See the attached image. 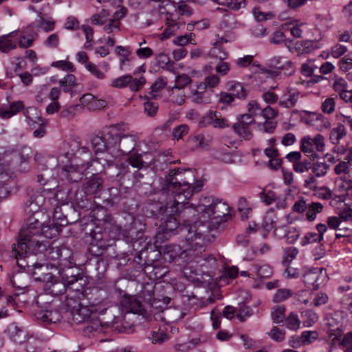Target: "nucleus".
I'll use <instances>...</instances> for the list:
<instances>
[{
  "label": "nucleus",
  "instance_id": "nucleus-4",
  "mask_svg": "<svg viewBox=\"0 0 352 352\" xmlns=\"http://www.w3.org/2000/svg\"><path fill=\"white\" fill-rule=\"evenodd\" d=\"M203 187V182L197 181L194 185L190 184L189 182H173L169 181L166 184V188L168 192L171 193L173 197V200L167 202L165 204V210L168 212L170 209V212H177L179 209L184 210L185 208L189 209H195V212L197 210L192 208V205H189L188 200L195 192L201 190Z\"/></svg>",
  "mask_w": 352,
  "mask_h": 352
},
{
  "label": "nucleus",
  "instance_id": "nucleus-50",
  "mask_svg": "<svg viewBox=\"0 0 352 352\" xmlns=\"http://www.w3.org/2000/svg\"><path fill=\"white\" fill-rule=\"evenodd\" d=\"M51 66L65 72H74L76 70L74 64L66 60L54 61L52 63Z\"/></svg>",
  "mask_w": 352,
  "mask_h": 352
},
{
  "label": "nucleus",
  "instance_id": "nucleus-57",
  "mask_svg": "<svg viewBox=\"0 0 352 352\" xmlns=\"http://www.w3.org/2000/svg\"><path fill=\"white\" fill-rule=\"evenodd\" d=\"M336 108L335 98L329 97L326 98L321 104V110L327 114H331Z\"/></svg>",
  "mask_w": 352,
  "mask_h": 352
},
{
  "label": "nucleus",
  "instance_id": "nucleus-59",
  "mask_svg": "<svg viewBox=\"0 0 352 352\" xmlns=\"http://www.w3.org/2000/svg\"><path fill=\"white\" fill-rule=\"evenodd\" d=\"M296 49L300 54H308L313 50V42L311 41H302L296 43Z\"/></svg>",
  "mask_w": 352,
  "mask_h": 352
},
{
  "label": "nucleus",
  "instance_id": "nucleus-63",
  "mask_svg": "<svg viewBox=\"0 0 352 352\" xmlns=\"http://www.w3.org/2000/svg\"><path fill=\"white\" fill-rule=\"evenodd\" d=\"M146 80L144 76H140L139 78H133L131 76V80L129 83V89L133 91H138L146 84Z\"/></svg>",
  "mask_w": 352,
  "mask_h": 352
},
{
  "label": "nucleus",
  "instance_id": "nucleus-54",
  "mask_svg": "<svg viewBox=\"0 0 352 352\" xmlns=\"http://www.w3.org/2000/svg\"><path fill=\"white\" fill-rule=\"evenodd\" d=\"M293 295V292L289 289H280L276 291L273 297V301L275 302H280L284 301Z\"/></svg>",
  "mask_w": 352,
  "mask_h": 352
},
{
  "label": "nucleus",
  "instance_id": "nucleus-3",
  "mask_svg": "<svg viewBox=\"0 0 352 352\" xmlns=\"http://www.w3.org/2000/svg\"><path fill=\"white\" fill-rule=\"evenodd\" d=\"M210 231V223L206 222L204 224L193 223L188 230L186 240L190 246L185 250V256L188 263H196L195 267H202L206 265L209 259L214 258L206 251L204 244L206 241L208 233Z\"/></svg>",
  "mask_w": 352,
  "mask_h": 352
},
{
  "label": "nucleus",
  "instance_id": "nucleus-56",
  "mask_svg": "<svg viewBox=\"0 0 352 352\" xmlns=\"http://www.w3.org/2000/svg\"><path fill=\"white\" fill-rule=\"evenodd\" d=\"M189 132V127L187 124H183L175 127L172 132L173 138L177 140L182 139Z\"/></svg>",
  "mask_w": 352,
  "mask_h": 352
},
{
  "label": "nucleus",
  "instance_id": "nucleus-25",
  "mask_svg": "<svg viewBox=\"0 0 352 352\" xmlns=\"http://www.w3.org/2000/svg\"><path fill=\"white\" fill-rule=\"evenodd\" d=\"M62 171L63 175L71 182H77L82 177V170L79 165L65 166Z\"/></svg>",
  "mask_w": 352,
  "mask_h": 352
},
{
  "label": "nucleus",
  "instance_id": "nucleus-8",
  "mask_svg": "<svg viewBox=\"0 0 352 352\" xmlns=\"http://www.w3.org/2000/svg\"><path fill=\"white\" fill-rule=\"evenodd\" d=\"M230 207L221 201H217L204 208L201 214L202 221H196L194 223L204 224L206 222L210 223V230L214 224H219L224 217L229 214Z\"/></svg>",
  "mask_w": 352,
  "mask_h": 352
},
{
  "label": "nucleus",
  "instance_id": "nucleus-22",
  "mask_svg": "<svg viewBox=\"0 0 352 352\" xmlns=\"http://www.w3.org/2000/svg\"><path fill=\"white\" fill-rule=\"evenodd\" d=\"M226 89L234 98L245 99L248 96V90L243 84L236 80H229L226 84Z\"/></svg>",
  "mask_w": 352,
  "mask_h": 352
},
{
  "label": "nucleus",
  "instance_id": "nucleus-23",
  "mask_svg": "<svg viewBox=\"0 0 352 352\" xmlns=\"http://www.w3.org/2000/svg\"><path fill=\"white\" fill-rule=\"evenodd\" d=\"M115 53L120 58V68L125 70L129 67V62L132 59L131 57L132 54L131 48L129 46L118 45L115 48Z\"/></svg>",
  "mask_w": 352,
  "mask_h": 352
},
{
  "label": "nucleus",
  "instance_id": "nucleus-7",
  "mask_svg": "<svg viewBox=\"0 0 352 352\" xmlns=\"http://www.w3.org/2000/svg\"><path fill=\"white\" fill-rule=\"evenodd\" d=\"M161 210L165 213L167 217L165 219L163 220V222L160 225L159 229L160 231L157 233L155 236V243H160L163 241L164 238H165L164 234H167L168 233L173 232L175 231L177 229H179L180 232H187L190 226H192L193 224L190 223L189 220H184V225L181 227L179 226V223L177 219L176 215L180 219V217H185L186 215L192 214L195 215V209H189L185 208L184 210L179 209L177 212H170V209H168V212L165 210V205L163 207H161Z\"/></svg>",
  "mask_w": 352,
  "mask_h": 352
},
{
  "label": "nucleus",
  "instance_id": "nucleus-52",
  "mask_svg": "<svg viewBox=\"0 0 352 352\" xmlns=\"http://www.w3.org/2000/svg\"><path fill=\"white\" fill-rule=\"evenodd\" d=\"M212 125L214 128L223 129L228 127L229 125L227 120L222 117L220 112L212 111Z\"/></svg>",
  "mask_w": 352,
  "mask_h": 352
},
{
  "label": "nucleus",
  "instance_id": "nucleus-37",
  "mask_svg": "<svg viewBox=\"0 0 352 352\" xmlns=\"http://www.w3.org/2000/svg\"><path fill=\"white\" fill-rule=\"evenodd\" d=\"M239 274V269L236 266H229L223 269L222 275L220 276V280L227 284L230 280L235 278Z\"/></svg>",
  "mask_w": 352,
  "mask_h": 352
},
{
  "label": "nucleus",
  "instance_id": "nucleus-49",
  "mask_svg": "<svg viewBox=\"0 0 352 352\" xmlns=\"http://www.w3.org/2000/svg\"><path fill=\"white\" fill-rule=\"evenodd\" d=\"M124 305L130 312L138 313L141 311V302L135 298H129L124 300Z\"/></svg>",
  "mask_w": 352,
  "mask_h": 352
},
{
  "label": "nucleus",
  "instance_id": "nucleus-38",
  "mask_svg": "<svg viewBox=\"0 0 352 352\" xmlns=\"http://www.w3.org/2000/svg\"><path fill=\"white\" fill-rule=\"evenodd\" d=\"M61 229L56 224H42L41 234L47 239H53L59 235Z\"/></svg>",
  "mask_w": 352,
  "mask_h": 352
},
{
  "label": "nucleus",
  "instance_id": "nucleus-64",
  "mask_svg": "<svg viewBox=\"0 0 352 352\" xmlns=\"http://www.w3.org/2000/svg\"><path fill=\"white\" fill-rule=\"evenodd\" d=\"M342 221H348L352 219V208L344 204L342 208H340L338 216Z\"/></svg>",
  "mask_w": 352,
  "mask_h": 352
},
{
  "label": "nucleus",
  "instance_id": "nucleus-30",
  "mask_svg": "<svg viewBox=\"0 0 352 352\" xmlns=\"http://www.w3.org/2000/svg\"><path fill=\"white\" fill-rule=\"evenodd\" d=\"M106 136V140L100 135H95L91 138V145L96 153H102L107 148L112 147L109 144L107 134Z\"/></svg>",
  "mask_w": 352,
  "mask_h": 352
},
{
  "label": "nucleus",
  "instance_id": "nucleus-62",
  "mask_svg": "<svg viewBox=\"0 0 352 352\" xmlns=\"http://www.w3.org/2000/svg\"><path fill=\"white\" fill-rule=\"evenodd\" d=\"M191 78L186 74H177L175 78V85L174 87L184 89V87L190 84Z\"/></svg>",
  "mask_w": 352,
  "mask_h": 352
},
{
  "label": "nucleus",
  "instance_id": "nucleus-44",
  "mask_svg": "<svg viewBox=\"0 0 352 352\" xmlns=\"http://www.w3.org/2000/svg\"><path fill=\"white\" fill-rule=\"evenodd\" d=\"M329 168V166L325 162H316L311 164V169L316 177H320L327 174Z\"/></svg>",
  "mask_w": 352,
  "mask_h": 352
},
{
  "label": "nucleus",
  "instance_id": "nucleus-20",
  "mask_svg": "<svg viewBox=\"0 0 352 352\" xmlns=\"http://www.w3.org/2000/svg\"><path fill=\"white\" fill-rule=\"evenodd\" d=\"M45 275H50V276L47 278V282L45 285V289L52 295L58 296L62 294L67 289V285L65 284V281L63 279V281L60 282L50 274Z\"/></svg>",
  "mask_w": 352,
  "mask_h": 352
},
{
  "label": "nucleus",
  "instance_id": "nucleus-12",
  "mask_svg": "<svg viewBox=\"0 0 352 352\" xmlns=\"http://www.w3.org/2000/svg\"><path fill=\"white\" fill-rule=\"evenodd\" d=\"M254 122V118L251 114L240 115L237 118V122L232 126V129L240 137L249 140L252 137L250 126Z\"/></svg>",
  "mask_w": 352,
  "mask_h": 352
},
{
  "label": "nucleus",
  "instance_id": "nucleus-27",
  "mask_svg": "<svg viewBox=\"0 0 352 352\" xmlns=\"http://www.w3.org/2000/svg\"><path fill=\"white\" fill-rule=\"evenodd\" d=\"M102 179L98 177H91L85 184V193L89 195H94L101 191L102 189Z\"/></svg>",
  "mask_w": 352,
  "mask_h": 352
},
{
  "label": "nucleus",
  "instance_id": "nucleus-28",
  "mask_svg": "<svg viewBox=\"0 0 352 352\" xmlns=\"http://www.w3.org/2000/svg\"><path fill=\"white\" fill-rule=\"evenodd\" d=\"M145 273L150 274V278L153 276L155 279H160L164 277L168 272L167 267L155 263L153 265H147L144 268Z\"/></svg>",
  "mask_w": 352,
  "mask_h": 352
},
{
  "label": "nucleus",
  "instance_id": "nucleus-43",
  "mask_svg": "<svg viewBox=\"0 0 352 352\" xmlns=\"http://www.w3.org/2000/svg\"><path fill=\"white\" fill-rule=\"evenodd\" d=\"M278 69L280 72L269 70L267 73L277 76L278 73L283 72L285 75L289 76L292 75L295 70L294 63L290 60H285L280 67H278Z\"/></svg>",
  "mask_w": 352,
  "mask_h": 352
},
{
  "label": "nucleus",
  "instance_id": "nucleus-2",
  "mask_svg": "<svg viewBox=\"0 0 352 352\" xmlns=\"http://www.w3.org/2000/svg\"><path fill=\"white\" fill-rule=\"evenodd\" d=\"M41 231L42 223L35 215H31L19 232L17 244L12 245V253L17 261L25 258L28 253L36 254L45 250V243L36 239L41 235ZM17 264L24 267L19 261Z\"/></svg>",
  "mask_w": 352,
  "mask_h": 352
},
{
  "label": "nucleus",
  "instance_id": "nucleus-47",
  "mask_svg": "<svg viewBox=\"0 0 352 352\" xmlns=\"http://www.w3.org/2000/svg\"><path fill=\"white\" fill-rule=\"evenodd\" d=\"M238 210L241 212L242 217L247 219L252 211L249 201L245 197H240L238 201Z\"/></svg>",
  "mask_w": 352,
  "mask_h": 352
},
{
  "label": "nucleus",
  "instance_id": "nucleus-24",
  "mask_svg": "<svg viewBox=\"0 0 352 352\" xmlns=\"http://www.w3.org/2000/svg\"><path fill=\"white\" fill-rule=\"evenodd\" d=\"M24 102L22 100L14 101L10 103L7 109H0V118L2 119H9L16 115L21 111H25Z\"/></svg>",
  "mask_w": 352,
  "mask_h": 352
},
{
  "label": "nucleus",
  "instance_id": "nucleus-35",
  "mask_svg": "<svg viewBox=\"0 0 352 352\" xmlns=\"http://www.w3.org/2000/svg\"><path fill=\"white\" fill-rule=\"evenodd\" d=\"M252 270L256 276L261 278H270L272 275V269L267 264H254Z\"/></svg>",
  "mask_w": 352,
  "mask_h": 352
},
{
  "label": "nucleus",
  "instance_id": "nucleus-36",
  "mask_svg": "<svg viewBox=\"0 0 352 352\" xmlns=\"http://www.w3.org/2000/svg\"><path fill=\"white\" fill-rule=\"evenodd\" d=\"M346 135L345 126L340 124L338 126L333 128L329 135V139L333 144H338L340 140H342Z\"/></svg>",
  "mask_w": 352,
  "mask_h": 352
},
{
  "label": "nucleus",
  "instance_id": "nucleus-51",
  "mask_svg": "<svg viewBox=\"0 0 352 352\" xmlns=\"http://www.w3.org/2000/svg\"><path fill=\"white\" fill-rule=\"evenodd\" d=\"M166 85V81L163 78H158L151 87L150 94L154 99L157 98V93Z\"/></svg>",
  "mask_w": 352,
  "mask_h": 352
},
{
  "label": "nucleus",
  "instance_id": "nucleus-18",
  "mask_svg": "<svg viewBox=\"0 0 352 352\" xmlns=\"http://www.w3.org/2000/svg\"><path fill=\"white\" fill-rule=\"evenodd\" d=\"M318 233L307 232L301 239L300 243L302 246H305L309 243L320 242L324 239V234L327 232V226L324 223H318L316 226Z\"/></svg>",
  "mask_w": 352,
  "mask_h": 352
},
{
  "label": "nucleus",
  "instance_id": "nucleus-29",
  "mask_svg": "<svg viewBox=\"0 0 352 352\" xmlns=\"http://www.w3.org/2000/svg\"><path fill=\"white\" fill-rule=\"evenodd\" d=\"M323 208V205L320 202L311 201L308 203L305 214L306 219L309 221H314L316 219L317 214L322 212Z\"/></svg>",
  "mask_w": 352,
  "mask_h": 352
},
{
  "label": "nucleus",
  "instance_id": "nucleus-45",
  "mask_svg": "<svg viewBox=\"0 0 352 352\" xmlns=\"http://www.w3.org/2000/svg\"><path fill=\"white\" fill-rule=\"evenodd\" d=\"M75 81V76L70 74L66 75L63 79L60 80L59 85L63 87V91L67 93L74 87Z\"/></svg>",
  "mask_w": 352,
  "mask_h": 352
},
{
  "label": "nucleus",
  "instance_id": "nucleus-31",
  "mask_svg": "<svg viewBox=\"0 0 352 352\" xmlns=\"http://www.w3.org/2000/svg\"><path fill=\"white\" fill-rule=\"evenodd\" d=\"M8 333L10 338L16 343L23 342L25 334L23 331L14 323L10 324L8 327Z\"/></svg>",
  "mask_w": 352,
  "mask_h": 352
},
{
  "label": "nucleus",
  "instance_id": "nucleus-21",
  "mask_svg": "<svg viewBox=\"0 0 352 352\" xmlns=\"http://www.w3.org/2000/svg\"><path fill=\"white\" fill-rule=\"evenodd\" d=\"M190 98L192 101L197 104L208 103L210 94L206 91L205 85L199 82L195 89H192Z\"/></svg>",
  "mask_w": 352,
  "mask_h": 352
},
{
  "label": "nucleus",
  "instance_id": "nucleus-41",
  "mask_svg": "<svg viewBox=\"0 0 352 352\" xmlns=\"http://www.w3.org/2000/svg\"><path fill=\"white\" fill-rule=\"evenodd\" d=\"M72 254V252L71 250L64 246L61 247L59 262H57L56 265L58 266H67L70 265L72 263L70 261ZM52 265H56V264H52Z\"/></svg>",
  "mask_w": 352,
  "mask_h": 352
},
{
  "label": "nucleus",
  "instance_id": "nucleus-58",
  "mask_svg": "<svg viewBox=\"0 0 352 352\" xmlns=\"http://www.w3.org/2000/svg\"><path fill=\"white\" fill-rule=\"evenodd\" d=\"M87 71H89L94 77L98 80H103L106 78L105 73L101 71L99 67L93 63H87L85 65Z\"/></svg>",
  "mask_w": 352,
  "mask_h": 352
},
{
  "label": "nucleus",
  "instance_id": "nucleus-40",
  "mask_svg": "<svg viewBox=\"0 0 352 352\" xmlns=\"http://www.w3.org/2000/svg\"><path fill=\"white\" fill-rule=\"evenodd\" d=\"M298 254V250L296 247H287L283 250V264L285 265H289L293 260H294Z\"/></svg>",
  "mask_w": 352,
  "mask_h": 352
},
{
  "label": "nucleus",
  "instance_id": "nucleus-39",
  "mask_svg": "<svg viewBox=\"0 0 352 352\" xmlns=\"http://www.w3.org/2000/svg\"><path fill=\"white\" fill-rule=\"evenodd\" d=\"M285 307L284 305H277L272 308L271 317L274 322L280 323L285 319Z\"/></svg>",
  "mask_w": 352,
  "mask_h": 352
},
{
  "label": "nucleus",
  "instance_id": "nucleus-11",
  "mask_svg": "<svg viewBox=\"0 0 352 352\" xmlns=\"http://www.w3.org/2000/svg\"><path fill=\"white\" fill-rule=\"evenodd\" d=\"M165 28L158 36L160 41H165L177 34L181 28H184L186 22L173 13H168L165 18Z\"/></svg>",
  "mask_w": 352,
  "mask_h": 352
},
{
  "label": "nucleus",
  "instance_id": "nucleus-42",
  "mask_svg": "<svg viewBox=\"0 0 352 352\" xmlns=\"http://www.w3.org/2000/svg\"><path fill=\"white\" fill-rule=\"evenodd\" d=\"M189 142L194 148H204L208 146L210 141L206 140L203 134H198L189 139Z\"/></svg>",
  "mask_w": 352,
  "mask_h": 352
},
{
  "label": "nucleus",
  "instance_id": "nucleus-13",
  "mask_svg": "<svg viewBox=\"0 0 352 352\" xmlns=\"http://www.w3.org/2000/svg\"><path fill=\"white\" fill-rule=\"evenodd\" d=\"M322 268L314 267L305 272L302 276V281L306 287L313 290H316L322 284L321 280L323 278L322 274Z\"/></svg>",
  "mask_w": 352,
  "mask_h": 352
},
{
  "label": "nucleus",
  "instance_id": "nucleus-17",
  "mask_svg": "<svg viewBox=\"0 0 352 352\" xmlns=\"http://www.w3.org/2000/svg\"><path fill=\"white\" fill-rule=\"evenodd\" d=\"M162 254L165 261L172 262L177 258L185 256V250H182L178 245L171 244L166 245L159 251Z\"/></svg>",
  "mask_w": 352,
  "mask_h": 352
},
{
  "label": "nucleus",
  "instance_id": "nucleus-60",
  "mask_svg": "<svg viewBox=\"0 0 352 352\" xmlns=\"http://www.w3.org/2000/svg\"><path fill=\"white\" fill-rule=\"evenodd\" d=\"M131 80V76L126 74L115 78L112 81L111 85L113 87L121 89L129 86Z\"/></svg>",
  "mask_w": 352,
  "mask_h": 352
},
{
  "label": "nucleus",
  "instance_id": "nucleus-53",
  "mask_svg": "<svg viewBox=\"0 0 352 352\" xmlns=\"http://www.w3.org/2000/svg\"><path fill=\"white\" fill-rule=\"evenodd\" d=\"M45 243V250H43L39 253H42L43 252H45V255L47 256V259L52 260V261H57V262H59V256H60V252L61 250V247H56V248H48L46 243Z\"/></svg>",
  "mask_w": 352,
  "mask_h": 352
},
{
  "label": "nucleus",
  "instance_id": "nucleus-33",
  "mask_svg": "<svg viewBox=\"0 0 352 352\" xmlns=\"http://www.w3.org/2000/svg\"><path fill=\"white\" fill-rule=\"evenodd\" d=\"M60 313L56 309H47L41 316V320L47 324L56 323L61 320Z\"/></svg>",
  "mask_w": 352,
  "mask_h": 352
},
{
  "label": "nucleus",
  "instance_id": "nucleus-46",
  "mask_svg": "<svg viewBox=\"0 0 352 352\" xmlns=\"http://www.w3.org/2000/svg\"><path fill=\"white\" fill-rule=\"evenodd\" d=\"M300 321L296 314L292 312L285 318V325L287 328L296 331L299 329Z\"/></svg>",
  "mask_w": 352,
  "mask_h": 352
},
{
  "label": "nucleus",
  "instance_id": "nucleus-15",
  "mask_svg": "<svg viewBox=\"0 0 352 352\" xmlns=\"http://www.w3.org/2000/svg\"><path fill=\"white\" fill-rule=\"evenodd\" d=\"M236 68L240 69H248L254 73H256L261 69V65L258 61L255 60L253 55H245L239 57L234 61Z\"/></svg>",
  "mask_w": 352,
  "mask_h": 352
},
{
  "label": "nucleus",
  "instance_id": "nucleus-16",
  "mask_svg": "<svg viewBox=\"0 0 352 352\" xmlns=\"http://www.w3.org/2000/svg\"><path fill=\"white\" fill-rule=\"evenodd\" d=\"M300 96V92L294 89L286 88L278 101V105L281 107L290 109L296 106Z\"/></svg>",
  "mask_w": 352,
  "mask_h": 352
},
{
  "label": "nucleus",
  "instance_id": "nucleus-34",
  "mask_svg": "<svg viewBox=\"0 0 352 352\" xmlns=\"http://www.w3.org/2000/svg\"><path fill=\"white\" fill-rule=\"evenodd\" d=\"M283 29V26L279 30L273 32L271 36V42L274 44L285 43V45L289 47L292 41L290 38H287L285 32Z\"/></svg>",
  "mask_w": 352,
  "mask_h": 352
},
{
  "label": "nucleus",
  "instance_id": "nucleus-32",
  "mask_svg": "<svg viewBox=\"0 0 352 352\" xmlns=\"http://www.w3.org/2000/svg\"><path fill=\"white\" fill-rule=\"evenodd\" d=\"M168 100L170 102L182 105L185 102L186 100V94L184 89H179L178 87H173L170 90V94L168 97Z\"/></svg>",
  "mask_w": 352,
  "mask_h": 352
},
{
  "label": "nucleus",
  "instance_id": "nucleus-6",
  "mask_svg": "<svg viewBox=\"0 0 352 352\" xmlns=\"http://www.w3.org/2000/svg\"><path fill=\"white\" fill-rule=\"evenodd\" d=\"M109 144L112 147H118L123 153H129L135 148L138 136L129 131L128 124L120 122L111 124L107 131Z\"/></svg>",
  "mask_w": 352,
  "mask_h": 352
},
{
  "label": "nucleus",
  "instance_id": "nucleus-10",
  "mask_svg": "<svg viewBox=\"0 0 352 352\" xmlns=\"http://www.w3.org/2000/svg\"><path fill=\"white\" fill-rule=\"evenodd\" d=\"M23 115L30 127L35 129L38 126L33 133L34 136L35 138H43L45 134L46 120L38 115L37 109L33 107H28L23 111Z\"/></svg>",
  "mask_w": 352,
  "mask_h": 352
},
{
  "label": "nucleus",
  "instance_id": "nucleus-61",
  "mask_svg": "<svg viewBox=\"0 0 352 352\" xmlns=\"http://www.w3.org/2000/svg\"><path fill=\"white\" fill-rule=\"evenodd\" d=\"M260 198L266 205L274 203L276 199V192L271 190H263L260 192Z\"/></svg>",
  "mask_w": 352,
  "mask_h": 352
},
{
  "label": "nucleus",
  "instance_id": "nucleus-48",
  "mask_svg": "<svg viewBox=\"0 0 352 352\" xmlns=\"http://www.w3.org/2000/svg\"><path fill=\"white\" fill-rule=\"evenodd\" d=\"M195 37V34L194 33H189L185 35L179 36L176 37L173 40V43L176 45L179 46H184L188 43H192L195 45L194 38Z\"/></svg>",
  "mask_w": 352,
  "mask_h": 352
},
{
  "label": "nucleus",
  "instance_id": "nucleus-19",
  "mask_svg": "<svg viewBox=\"0 0 352 352\" xmlns=\"http://www.w3.org/2000/svg\"><path fill=\"white\" fill-rule=\"evenodd\" d=\"M63 280L65 281V284L67 285V289L76 292L83 290V285L85 280L82 274L69 275V274H65L63 275Z\"/></svg>",
  "mask_w": 352,
  "mask_h": 352
},
{
  "label": "nucleus",
  "instance_id": "nucleus-14",
  "mask_svg": "<svg viewBox=\"0 0 352 352\" xmlns=\"http://www.w3.org/2000/svg\"><path fill=\"white\" fill-rule=\"evenodd\" d=\"M327 333L342 337L343 335V319L341 314L334 312L327 317Z\"/></svg>",
  "mask_w": 352,
  "mask_h": 352
},
{
  "label": "nucleus",
  "instance_id": "nucleus-5",
  "mask_svg": "<svg viewBox=\"0 0 352 352\" xmlns=\"http://www.w3.org/2000/svg\"><path fill=\"white\" fill-rule=\"evenodd\" d=\"M73 303H76L77 305H72L70 300H67L66 302L67 306L70 309L71 322L72 324L88 322L86 327L88 331H99L101 327V323L97 320L89 322V320L91 318L92 315L94 313L98 312L99 314H103L104 309L99 311V309L94 305H91L90 307L84 306L82 304L77 302L76 300H73ZM118 309L116 306L104 309L105 311H108L109 314H113V319L111 321L113 324H118L120 321V318L113 314Z\"/></svg>",
  "mask_w": 352,
  "mask_h": 352
},
{
  "label": "nucleus",
  "instance_id": "nucleus-9",
  "mask_svg": "<svg viewBox=\"0 0 352 352\" xmlns=\"http://www.w3.org/2000/svg\"><path fill=\"white\" fill-rule=\"evenodd\" d=\"M324 138L320 133L314 137L304 136L300 142V151L314 160L318 157V153L324 151Z\"/></svg>",
  "mask_w": 352,
  "mask_h": 352
},
{
  "label": "nucleus",
  "instance_id": "nucleus-26",
  "mask_svg": "<svg viewBox=\"0 0 352 352\" xmlns=\"http://www.w3.org/2000/svg\"><path fill=\"white\" fill-rule=\"evenodd\" d=\"M15 35V32L0 36V52L8 54L12 50L16 48V43L12 40V36Z\"/></svg>",
  "mask_w": 352,
  "mask_h": 352
},
{
  "label": "nucleus",
  "instance_id": "nucleus-55",
  "mask_svg": "<svg viewBox=\"0 0 352 352\" xmlns=\"http://www.w3.org/2000/svg\"><path fill=\"white\" fill-rule=\"evenodd\" d=\"M127 162L131 166L138 169H140L144 166V161L142 160V154L136 153H130L129 155Z\"/></svg>",
  "mask_w": 352,
  "mask_h": 352
},
{
  "label": "nucleus",
  "instance_id": "nucleus-1",
  "mask_svg": "<svg viewBox=\"0 0 352 352\" xmlns=\"http://www.w3.org/2000/svg\"><path fill=\"white\" fill-rule=\"evenodd\" d=\"M91 217L94 228L90 232L92 240L89 245V251L91 254L99 256L108 247L112 245L111 241L115 238V226L107 208L103 206H96L91 210Z\"/></svg>",
  "mask_w": 352,
  "mask_h": 352
}]
</instances>
